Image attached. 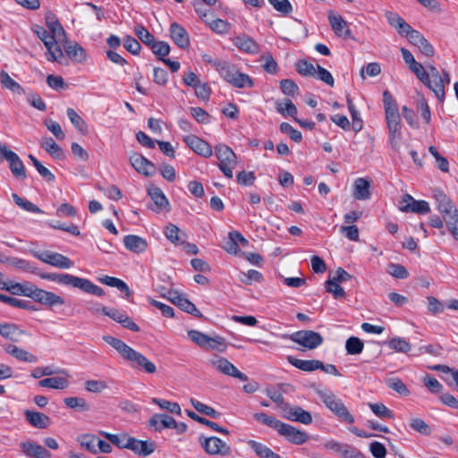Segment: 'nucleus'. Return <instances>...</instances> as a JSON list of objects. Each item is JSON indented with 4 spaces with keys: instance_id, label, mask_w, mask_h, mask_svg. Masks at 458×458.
I'll use <instances>...</instances> for the list:
<instances>
[{
    "instance_id": "50",
    "label": "nucleus",
    "mask_w": 458,
    "mask_h": 458,
    "mask_svg": "<svg viewBox=\"0 0 458 458\" xmlns=\"http://www.w3.org/2000/svg\"><path fill=\"white\" fill-rule=\"evenodd\" d=\"M204 349L213 350L218 352H225L227 349V344L223 336H209L207 346Z\"/></svg>"
},
{
    "instance_id": "63",
    "label": "nucleus",
    "mask_w": 458,
    "mask_h": 458,
    "mask_svg": "<svg viewBox=\"0 0 458 458\" xmlns=\"http://www.w3.org/2000/svg\"><path fill=\"white\" fill-rule=\"evenodd\" d=\"M84 386L88 392L94 394L101 393L108 387L107 383L105 380L97 379L87 380Z\"/></svg>"
},
{
    "instance_id": "7",
    "label": "nucleus",
    "mask_w": 458,
    "mask_h": 458,
    "mask_svg": "<svg viewBox=\"0 0 458 458\" xmlns=\"http://www.w3.org/2000/svg\"><path fill=\"white\" fill-rule=\"evenodd\" d=\"M216 156L219 160L218 166L223 172L225 176L229 179L233 178V170L236 166V155L234 152L226 145H217L215 148Z\"/></svg>"
},
{
    "instance_id": "55",
    "label": "nucleus",
    "mask_w": 458,
    "mask_h": 458,
    "mask_svg": "<svg viewBox=\"0 0 458 458\" xmlns=\"http://www.w3.org/2000/svg\"><path fill=\"white\" fill-rule=\"evenodd\" d=\"M386 270L389 275L397 279H405L409 276L408 270L400 264L389 263Z\"/></svg>"
},
{
    "instance_id": "32",
    "label": "nucleus",
    "mask_w": 458,
    "mask_h": 458,
    "mask_svg": "<svg viewBox=\"0 0 458 458\" xmlns=\"http://www.w3.org/2000/svg\"><path fill=\"white\" fill-rule=\"evenodd\" d=\"M28 422L37 428H47L50 425V419L39 411H25L24 412Z\"/></svg>"
},
{
    "instance_id": "40",
    "label": "nucleus",
    "mask_w": 458,
    "mask_h": 458,
    "mask_svg": "<svg viewBox=\"0 0 458 458\" xmlns=\"http://www.w3.org/2000/svg\"><path fill=\"white\" fill-rule=\"evenodd\" d=\"M344 277V269L338 268L337 277L329 279L326 282V289L327 292L333 293L335 299H338L344 295V290L339 284V280Z\"/></svg>"
},
{
    "instance_id": "18",
    "label": "nucleus",
    "mask_w": 458,
    "mask_h": 458,
    "mask_svg": "<svg viewBox=\"0 0 458 458\" xmlns=\"http://www.w3.org/2000/svg\"><path fill=\"white\" fill-rule=\"evenodd\" d=\"M232 40L233 45L244 53L257 55L260 52L259 45L253 38L245 34L235 36Z\"/></svg>"
},
{
    "instance_id": "24",
    "label": "nucleus",
    "mask_w": 458,
    "mask_h": 458,
    "mask_svg": "<svg viewBox=\"0 0 458 458\" xmlns=\"http://www.w3.org/2000/svg\"><path fill=\"white\" fill-rule=\"evenodd\" d=\"M175 425V420L167 414L156 413L148 420V427L154 431H161Z\"/></svg>"
},
{
    "instance_id": "29",
    "label": "nucleus",
    "mask_w": 458,
    "mask_h": 458,
    "mask_svg": "<svg viewBox=\"0 0 458 458\" xmlns=\"http://www.w3.org/2000/svg\"><path fill=\"white\" fill-rule=\"evenodd\" d=\"M148 194L154 202L156 208L152 209L154 211H160L166 208L169 206V201L163 193L162 190L155 185H150L148 188Z\"/></svg>"
},
{
    "instance_id": "36",
    "label": "nucleus",
    "mask_w": 458,
    "mask_h": 458,
    "mask_svg": "<svg viewBox=\"0 0 458 458\" xmlns=\"http://www.w3.org/2000/svg\"><path fill=\"white\" fill-rule=\"evenodd\" d=\"M99 282L110 287H114L120 292L124 293L125 298L129 299L131 295V292L127 284L117 277L104 276L98 278Z\"/></svg>"
},
{
    "instance_id": "23",
    "label": "nucleus",
    "mask_w": 458,
    "mask_h": 458,
    "mask_svg": "<svg viewBox=\"0 0 458 458\" xmlns=\"http://www.w3.org/2000/svg\"><path fill=\"white\" fill-rule=\"evenodd\" d=\"M20 446L22 453L28 457L49 458L51 456V454L45 447L31 441L21 442Z\"/></svg>"
},
{
    "instance_id": "34",
    "label": "nucleus",
    "mask_w": 458,
    "mask_h": 458,
    "mask_svg": "<svg viewBox=\"0 0 458 458\" xmlns=\"http://www.w3.org/2000/svg\"><path fill=\"white\" fill-rule=\"evenodd\" d=\"M40 147L55 159L63 160L65 157L64 149L50 137L42 139Z\"/></svg>"
},
{
    "instance_id": "10",
    "label": "nucleus",
    "mask_w": 458,
    "mask_h": 458,
    "mask_svg": "<svg viewBox=\"0 0 458 458\" xmlns=\"http://www.w3.org/2000/svg\"><path fill=\"white\" fill-rule=\"evenodd\" d=\"M1 150L2 157L9 163V168L13 175L17 180H25L27 178L26 169L20 157L15 152L9 149L8 147H4Z\"/></svg>"
},
{
    "instance_id": "51",
    "label": "nucleus",
    "mask_w": 458,
    "mask_h": 458,
    "mask_svg": "<svg viewBox=\"0 0 458 458\" xmlns=\"http://www.w3.org/2000/svg\"><path fill=\"white\" fill-rule=\"evenodd\" d=\"M348 109L352 116V128L354 131H360L363 127V121L360 113L350 99H347Z\"/></svg>"
},
{
    "instance_id": "4",
    "label": "nucleus",
    "mask_w": 458,
    "mask_h": 458,
    "mask_svg": "<svg viewBox=\"0 0 458 458\" xmlns=\"http://www.w3.org/2000/svg\"><path fill=\"white\" fill-rule=\"evenodd\" d=\"M214 67L225 81L236 88L253 86V81L249 75L240 72L233 64L226 61L217 60L214 62Z\"/></svg>"
},
{
    "instance_id": "27",
    "label": "nucleus",
    "mask_w": 458,
    "mask_h": 458,
    "mask_svg": "<svg viewBox=\"0 0 458 458\" xmlns=\"http://www.w3.org/2000/svg\"><path fill=\"white\" fill-rule=\"evenodd\" d=\"M128 449L139 455L148 456L155 451V445L152 442L139 440L131 437Z\"/></svg>"
},
{
    "instance_id": "3",
    "label": "nucleus",
    "mask_w": 458,
    "mask_h": 458,
    "mask_svg": "<svg viewBox=\"0 0 458 458\" xmlns=\"http://www.w3.org/2000/svg\"><path fill=\"white\" fill-rule=\"evenodd\" d=\"M417 78L430 90H432L439 102L443 103L445 93L440 79V72L436 66L429 64L427 70L420 63L415 62L409 66Z\"/></svg>"
},
{
    "instance_id": "59",
    "label": "nucleus",
    "mask_w": 458,
    "mask_h": 458,
    "mask_svg": "<svg viewBox=\"0 0 458 458\" xmlns=\"http://www.w3.org/2000/svg\"><path fill=\"white\" fill-rule=\"evenodd\" d=\"M276 110L283 115L291 116L293 119L297 114V108L294 104L290 99H285L284 103H278L276 106Z\"/></svg>"
},
{
    "instance_id": "39",
    "label": "nucleus",
    "mask_w": 458,
    "mask_h": 458,
    "mask_svg": "<svg viewBox=\"0 0 458 458\" xmlns=\"http://www.w3.org/2000/svg\"><path fill=\"white\" fill-rule=\"evenodd\" d=\"M99 434L103 436L105 438H106L110 443L117 446L118 448H126L128 449L129 442L131 439V437L127 434H111L106 431H99Z\"/></svg>"
},
{
    "instance_id": "20",
    "label": "nucleus",
    "mask_w": 458,
    "mask_h": 458,
    "mask_svg": "<svg viewBox=\"0 0 458 458\" xmlns=\"http://www.w3.org/2000/svg\"><path fill=\"white\" fill-rule=\"evenodd\" d=\"M58 373H61L62 376L58 377H47L44 379H41L38 382V385L41 387L46 388H51V389H56V390H63L69 386V377L70 375L65 369H61L58 371Z\"/></svg>"
},
{
    "instance_id": "33",
    "label": "nucleus",
    "mask_w": 458,
    "mask_h": 458,
    "mask_svg": "<svg viewBox=\"0 0 458 458\" xmlns=\"http://www.w3.org/2000/svg\"><path fill=\"white\" fill-rule=\"evenodd\" d=\"M125 247L135 254L142 253L148 247L146 240L138 235H126L123 238Z\"/></svg>"
},
{
    "instance_id": "62",
    "label": "nucleus",
    "mask_w": 458,
    "mask_h": 458,
    "mask_svg": "<svg viewBox=\"0 0 458 458\" xmlns=\"http://www.w3.org/2000/svg\"><path fill=\"white\" fill-rule=\"evenodd\" d=\"M189 338L200 348L204 349L207 346L209 336L198 330H189Z\"/></svg>"
},
{
    "instance_id": "47",
    "label": "nucleus",
    "mask_w": 458,
    "mask_h": 458,
    "mask_svg": "<svg viewBox=\"0 0 458 458\" xmlns=\"http://www.w3.org/2000/svg\"><path fill=\"white\" fill-rule=\"evenodd\" d=\"M369 407L372 412L380 419L386 420L394 418V412L382 403H369Z\"/></svg>"
},
{
    "instance_id": "35",
    "label": "nucleus",
    "mask_w": 458,
    "mask_h": 458,
    "mask_svg": "<svg viewBox=\"0 0 458 458\" xmlns=\"http://www.w3.org/2000/svg\"><path fill=\"white\" fill-rule=\"evenodd\" d=\"M5 351L10 355L13 356L20 361L35 363L38 361L37 356L30 353V352L23 350L16 345L10 344L5 348Z\"/></svg>"
},
{
    "instance_id": "26",
    "label": "nucleus",
    "mask_w": 458,
    "mask_h": 458,
    "mask_svg": "<svg viewBox=\"0 0 458 458\" xmlns=\"http://www.w3.org/2000/svg\"><path fill=\"white\" fill-rule=\"evenodd\" d=\"M369 188V181L364 178L356 179L352 185V196L354 199L367 200L370 199L371 194Z\"/></svg>"
},
{
    "instance_id": "56",
    "label": "nucleus",
    "mask_w": 458,
    "mask_h": 458,
    "mask_svg": "<svg viewBox=\"0 0 458 458\" xmlns=\"http://www.w3.org/2000/svg\"><path fill=\"white\" fill-rule=\"evenodd\" d=\"M153 53L158 57L159 60L163 61L165 57L170 52L169 45L165 41H154L149 47Z\"/></svg>"
},
{
    "instance_id": "45",
    "label": "nucleus",
    "mask_w": 458,
    "mask_h": 458,
    "mask_svg": "<svg viewBox=\"0 0 458 458\" xmlns=\"http://www.w3.org/2000/svg\"><path fill=\"white\" fill-rule=\"evenodd\" d=\"M67 116L73 126L82 134L88 132V126L85 121L72 108L67 109Z\"/></svg>"
},
{
    "instance_id": "9",
    "label": "nucleus",
    "mask_w": 458,
    "mask_h": 458,
    "mask_svg": "<svg viewBox=\"0 0 458 458\" xmlns=\"http://www.w3.org/2000/svg\"><path fill=\"white\" fill-rule=\"evenodd\" d=\"M291 339L293 342L309 350L315 349L323 343V337L320 334L311 330L295 332L291 335Z\"/></svg>"
},
{
    "instance_id": "14",
    "label": "nucleus",
    "mask_w": 458,
    "mask_h": 458,
    "mask_svg": "<svg viewBox=\"0 0 458 458\" xmlns=\"http://www.w3.org/2000/svg\"><path fill=\"white\" fill-rule=\"evenodd\" d=\"M101 313L109 317L113 320L120 323L123 327L130 329L132 332H139V326L132 321V319L123 311L116 309L103 308Z\"/></svg>"
},
{
    "instance_id": "60",
    "label": "nucleus",
    "mask_w": 458,
    "mask_h": 458,
    "mask_svg": "<svg viewBox=\"0 0 458 458\" xmlns=\"http://www.w3.org/2000/svg\"><path fill=\"white\" fill-rule=\"evenodd\" d=\"M296 71L304 76L315 77L317 74V69L315 66L305 60L299 61L295 65Z\"/></svg>"
},
{
    "instance_id": "46",
    "label": "nucleus",
    "mask_w": 458,
    "mask_h": 458,
    "mask_svg": "<svg viewBox=\"0 0 458 458\" xmlns=\"http://www.w3.org/2000/svg\"><path fill=\"white\" fill-rule=\"evenodd\" d=\"M190 402L191 405L194 407V409L198 411L199 413L209 416L213 419H218L221 415L220 412L216 411L214 408L205 403H202L201 402L196 399L191 398Z\"/></svg>"
},
{
    "instance_id": "28",
    "label": "nucleus",
    "mask_w": 458,
    "mask_h": 458,
    "mask_svg": "<svg viewBox=\"0 0 458 458\" xmlns=\"http://www.w3.org/2000/svg\"><path fill=\"white\" fill-rule=\"evenodd\" d=\"M65 44L64 45V48L67 55L70 59L76 63H83L86 58V51L82 47H81L78 43H70L67 38L64 39Z\"/></svg>"
},
{
    "instance_id": "11",
    "label": "nucleus",
    "mask_w": 458,
    "mask_h": 458,
    "mask_svg": "<svg viewBox=\"0 0 458 458\" xmlns=\"http://www.w3.org/2000/svg\"><path fill=\"white\" fill-rule=\"evenodd\" d=\"M277 432L293 445H302L309 440V435L305 431L284 422L281 423Z\"/></svg>"
},
{
    "instance_id": "58",
    "label": "nucleus",
    "mask_w": 458,
    "mask_h": 458,
    "mask_svg": "<svg viewBox=\"0 0 458 458\" xmlns=\"http://www.w3.org/2000/svg\"><path fill=\"white\" fill-rule=\"evenodd\" d=\"M64 403L67 407L77 411H83L89 409L86 400L81 397H67Z\"/></svg>"
},
{
    "instance_id": "30",
    "label": "nucleus",
    "mask_w": 458,
    "mask_h": 458,
    "mask_svg": "<svg viewBox=\"0 0 458 458\" xmlns=\"http://www.w3.org/2000/svg\"><path fill=\"white\" fill-rule=\"evenodd\" d=\"M284 418L292 421L303 423L305 425L310 424L312 421L311 414L298 406L291 407L286 410Z\"/></svg>"
},
{
    "instance_id": "25",
    "label": "nucleus",
    "mask_w": 458,
    "mask_h": 458,
    "mask_svg": "<svg viewBox=\"0 0 458 458\" xmlns=\"http://www.w3.org/2000/svg\"><path fill=\"white\" fill-rule=\"evenodd\" d=\"M168 294V299L174 304L177 305L182 310L192 315L199 314V311L196 306L183 295L178 293L177 292H169Z\"/></svg>"
},
{
    "instance_id": "2",
    "label": "nucleus",
    "mask_w": 458,
    "mask_h": 458,
    "mask_svg": "<svg viewBox=\"0 0 458 458\" xmlns=\"http://www.w3.org/2000/svg\"><path fill=\"white\" fill-rule=\"evenodd\" d=\"M383 104L386 121L389 131V141L394 149H396L402 139L401 116L397 104L388 90L383 92Z\"/></svg>"
},
{
    "instance_id": "19",
    "label": "nucleus",
    "mask_w": 458,
    "mask_h": 458,
    "mask_svg": "<svg viewBox=\"0 0 458 458\" xmlns=\"http://www.w3.org/2000/svg\"><path fill=\"white\" fill-rule=\"evenodd\" d=\"M202 446L209 454L227 455L230 453V446L216 437L206 438Z\"/></svg>"
},
{
    "instance_id": "21",
    "label": "nucleus",
    "mask_w": 458,
    "mask_h": 458,
    "mask_svg": "<svg viewBox=\"0 0 458 458\" xmlns=\"http://www.w3.org/2000/svg\"><path fill=\"white\" fill-rule=\"evenodd\" d=\"M320 400L326 404V406L335 412L339 417L344 415V407L339 398L328 390H320L318 392Z\"/></svg>"
},
{
    "instance_id": "49",
    "label": "nucleus",
    "mask_w": 458,
    "mask_h": 458,
    "mask_svg": "<svg viewBox=\"0 0 458 458\" xmlns=\"http://www.w3.org/2000/svg\"><path fill=\"white\" fill-rule=\"evenodd\" d=\"M253 417L257 421H259L264 425H267V426L270 427L271 428L276 429V431L278 430V428L282 423L281 420L276 419L273 416L267 415V413H264V412H256V413H254Z\"/></svg>"
},
{
    "instance_id": "31",
    "label": "nucleus",
    "mask_w": 458,
    "mask_h": 458,
    "mask_svg": "<svg viewBox=\"0 0 458 458\" xmlns=\"http://www.w3.org/2000/svg\"><path fill=\"white\" fill-rule=\"evenodd\" d=\"M46 23L49 32L55 36L57 41H63L66 38L64 27L59 22L58 19L53 13H48L46 16Z\"/></svg>"
},
{
    "instance_id": "42",
    "label": "nucleus",
    "mask_w": 458,
    "mask_h": 458,
    "mask_svg": "<svg viewBox=\"0 0 458 458\" xmlns=\"http://www.w3.org/2000/svg\"><path fill=\"white\" fill-rule=\"evenodd\" d=\"M77 441L81 447L85 448L89 453L94 454L98 453L97 448V436L93 434H82L78 437Z\"/></svg>"
},
{
    "instance_id": "48",
    "label": "nucleus",
    "mask_w": 458,
    "mask_h": 458,
    "mask_svg": "<svg viewBox=\"0 0 458 458\" xmlns=\"http://www.w3.org/2000/svg\"><path fill=\"white\" fill-rule=\"evenodd\" d=\"M187 414L193 420L198 421L203 425H206L215 431H218V432H221L225 435H227L229 433V431L226 428H221L217 423L199 416L194 411H187Z\"/></svg>"
},
{
    "instance_id": "44",
    "label": "nucleus",
    "mask_w": 458,
    "mask_h": 458,
    "mask_svg": "<svg viewBox=\"0 0 458 458\" xmlns=\"http://www.w3.org/2000/svg\"><path fill=\"white\" fill-rule=\"evenodd\" d=\"M363 342L356 336H351L345 341V351L348 354L357 355L362 352Z\"/></svg>"
},
{
    "instance_id": "8",
    "label": "nucleus",
    "mask_w": 458,
    "mask_h": 458,
    "mask_svg": "<svg viewBox=\"0 0 458 458\" xmlns=\"http://www.w3.org/2000/svg\"><path fill=\"white\" fill-rule=\"evenodd\" d=\"M209 364L219 373L237 378L241 381H247L246 374L240 371L231 361L221 356H215L209 360Z\"/></svg>"
},
{
    "instance_id": "38",
    "label": "nucleus",
    "mask_w": 458,
    "mask_h": 458,
    "mask_svg": "<svg viewBox=\"0 0 458 458\" xmlns=\"http://www.w3.org/2000/svg\"><path fill=\"white\" fill-rule=\"evenodd\" d=\"M290 363L295 368L303 371H314L322 367V362L317 360H301L289 357Z\"/></svg>"
},
{
    "instance_id": "43",
    "label": "nucleus",
    "mask_w": 458,
    "mask_h": 458,
    "mask_svg": "<svg viewBox=\"0 0 458 458\" xmlns=\"http://www.w3.org/2000/svg\"><path fill=\"white\" fill-rule=\"evenodd\" d=\"M166 238L175 245H179L185 239L186 235L180 228L173 224H169L164 231Z\"/></svg>"
},
{
    "instance_id": "41",
    "label": "nucleus",
    "mask_w": 458,
    "mask_h": 458,
    "mask_svg": "<svg viewBox=\"0 0 458 458\" xmlns=\"http://www.w3.org/2000/svg\"><path fill=\"white\" fill-rule=\"evenodd\" d=\"M0 82L2 87L6 88L18 95L25 93L23 88L16 82L5 71L0 72Z\"/></svg>"
},
{
    "instance_id": "61",
    "label": "nucleus",
    "mask_w": 458,
    "mask_h": 458,
    "mask_svg": "<svg viewBox=\"0 0 458 458\" xmlns=\"http://www.w3.org/2000/svg\"><path fill=\"white\" fill-rule=\"evenodd\" d=\"M410 427L411 429L424 435L429 436L431 434V429L429 426L420 418H412L410 420Z\"/></svg>"
},
{
    "instance_id": "64",
    "label": "nucleus",
    "mask_w": 458,
    "mask_h": 458,
    "mask_svg": "<svg viewBox=\"0 0 458 458\" xmlns=\"http://www.w3.org/2000/svg\"><path fill=\"white\" fill-rule=\"evenodd\" d=\"M223 248L231 255H236L240 251L233 231L228 233V237L224 241Z\"/></svg>"
},
{
    "instance_id": "15",
    "label": "nucleus",
    "mask_w": 458,
    "mask_h": 458,
    "mask_svg": "<svg viewBox=\"0 0 458 458\" xmlns=\"http://www.w3.org/2000/svg\"><path fill=\"white\" fill-rule=\"evenodd\" d=\"M129 160L131 165L138 173L142 174L145 176H152L155 174V165L140 154H131L129 157Z\"/></svg>"
},
{
    "instance_id": "54",
    "label": "nucleus",
    "mask_w": 458,
    "mask_h": 458,
    "mask_svg": "<svg viewBox=\"0 0 458 458\" xmlns=\"http://www.w3.org/2000/svg\"><path fill=\"white\" fill-rule=\"evenodd\" d=\"M389 347L395 352L408 353L411 350V345L403 337H394L389 342Z\"/></svg>"
},
{
    "instance_id": "17",
    "label": "nucleus",
    "mask_w": 458,
    "mask_h": 458,
    "mask_svg": "<svg viewBox=\"0 0 458 458\" xmlns=\"http://www.w3.org/2000/svg\"><path fill=\"white\" fill-rule=\"evenodd\" d=\"M43 279L58 283L64 285H71L81 290L84 278L65 273H49L43 276Z\"/></svg>"
},
{
    "instance_id": "12",
    "label": "nucleus",
    "mask_w": 458,
    "mask_h": 458,
    "mask_svg": "<svg viewBox=\"0 0 458 458\" xmlns=\"http://www.w3.org/2000/svg\"><path fill=\"white\" fill-rule=\"evenodd\" d=\"M29 290V297L42 304L55 306L63 305L64 303V300L61 296L52 292H47L34 286H30Z\"/></svg>"
},
{
    "instance_id": "16",
    "label": "nucleus",
    "mask_w": 458,
    "mask_h": 458,
    "mask_svg": "<svg viewBox=\"0 0 458 458\" xmlns=\"http://www.w3.org/2000/svg\"><path fill=\"white\" fill-rule=\"evenodd\" d=\"M183 141L198 155H200L204 157H209L212 156L211 146L198 136L193 134L185 136L183 138Z\"/></svg>"
},
{
    "instance_id": "37",
    "label": "nucleus",
    "mask_w": 458,
    "mask_h": 458,
    "mask_svg": "<svg viewBox=\"0 0 458 458\" xmlns=\"http://www.w3.org/2000/svg\"><path fill=\"white\" fill-rule=\"evenodd\" d=\"M13 265L21 270L38 276L43 279V276L48 274L43 268L39 267L35 262H30L28 259H15Z\"/></svg>"
},
{
    "instance_id": "53",
    "label": "nucleus",
    "mask_w": 458,
    "mask_h": 458,
    "mask_svg": "<svg viewBox=\"0 0 458 458\" xmlns=\"http://www.w3.org/2000/svg\"><path fill=\"white\" fill-rule=\"evenodd\" d=\"M386 385L402 396H408L411 394L406 385L398 377L389 378L386 381Z\"/></svg>"
},
{
    "instance_id": "6",
    "label": "nucleus",
    "mask_w": 458,
    "mask_h": 458,
    "mask_svg": "<svg viewBox=\"0 0 458 458\" xmlns=\"http://www.w3.org/2000/svg\"><path fill=\"white\" fill-rule=\"evenodd\" d=\"M33 31L43 41L47 49V60L63 64L64 54L61 47L57 45L55 36L41 26H36Z\"/></svg>"
},
{
    "instance_id": "1",
    "label": "nucleus",
    "mask_w": 458,
    "mask_h": 458,
    "mask_svg": "<svg viewBox=\"0 0 458 458\" xmlns=\"http://www.w3.org/2000/svg\"><path fill=\"white\" fill-rule=\"evenodd\" d=\"M103 339L115 349L124 360L130 361L133 368H140L148 374H153L157 371V367L152 361L123 341L111 335H106Z\"/></svg>"
},
{
    "instance_id": "57",
    "label": "nucleus",
    "mask_w": 458,
    "mask_h": 458,
    "mask_svg": "<svg viewBox=\"0 0 458 458\" xmlns=\"http://www.w3.org/2000/svg\"><path fill=\"white\" fill-rule=\"evenodd\" d=\"M12 197L15 204L22 209L31 213H42V210L38 206L27 199L21 198L18 194L13 193Z\"/></svg>"
},
{
    "instance_id": "52",
    "label": "nucleus",
    "mask_w": 458,
    "mask_h": 458,
    "mask_svg": "<svg viewBox=\"0 0 458 458\" xmlns=\"http://www.w3.org/2000/svg\"><path fill=\"white\" fill-rule=\"evenodd\" d=\"M134 33L148 47L155 41L154 36L142 24H137L134 27Z\"/></svg>"
},
{
    "instance_id": "22",
    "label": "nucleus",
    "mask_w": 458,
    "mask_h": 458,
    "mask_svg": "<svg viewBox=\"0 0 458 458\" xmlns=\"http://www.w3.org/2000/svg\"><path fill=\"white\" fill-rule=\"evenodd\" d=\"M170 36L174 44L180 48H188L190 46V38L186 30L177 22H173L170 26Z\"/></svg>"
},
{
    "instance_id": "5",
    "label": "nucleus",
    "mask_w": 458,
    "mask_h": 458,
    "mask_svg": "<svg viewBox=\"0 0 458 458\" xmlns=\"http://www.w3.org/2000/svg\"><path fill=\"white\" fill-rule=\"evenodd\" d=\"M435 199L437 202V209L442 214L449 231L458 240V210L444 192L438 191L435 194Z\"/></svg>"
},
{
    "instance_id": "13",
    "label": "nucleus",
    "mask_w": 458,
    "mask_h": 458,
    "mask_svg": "<svg viewBox=\"0 0 458 458\" xmlns=\"http://www.w3.org/2000/svg\"><path fill=\"white\" fill-rule=\"evenodd\" d=\"M399 209L403 212H412L420 215L427 214L430 211L427 201L416 200L409 194L403 196Z\"/></svg>"
}]
</instances>
